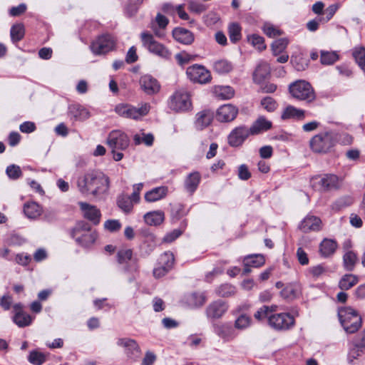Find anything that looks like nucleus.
<instances>
[{"label":"nucleus","mask_w":365,"mask_h":365,"mask_svg":"<svg viewBox=\"0 0 365 365\" xmlns=\"http://www.w3.org/2000/svg\"><path fill=\"white\" fill-rule=\"evenodd\" d=\"M79 193L85 197L101 198L110 188V178L99 170H91L79 175L76 182Z\"/></svg>","instance_id":"obj_1"},{"label":"nucleus","mask_w":365,"mask_h":365,"mask_svg":"<svg viewBox=\"0 0 365 365\" xmlns=\"http://www.w3.org/2000/svg\"><path fill=\"white\" fill-rule=\"evenodd\" d=\"M336 133L331 130L320 133L309 141L311 150L316 153H327L334 146Z\"/></svg>","instance_id":"obj_2"},{"label":"nucleus","mask_w":365,"mask_h":365,"mask_svg":"<svg viewBox=\"0 0 365 365\" xmlns=\"http://www.w3.org/2000/svg\"><path fill=\"white\" fill-rule=\"evenodd\" d=\"M289 91L294 98L308 103L313 102L316 98L312 85L304 80H298L292 83L289 86Z\"/></svg>","instance_id":"obj_3"},{"label":"nucleus","mask_w":365,"mask_h":365,"mask_svg":"<svg viewBox=\"0 0 365 365\" xmlns=\"http://www.w3.org/2000/svg\"><path fill=\"white\" fill-rule=\"evenodd\" d=\"M339 317L342 327L347 333H355L361 326V317L351 307L339 309Z\"/></svg>","instance_id":"obj_4"},{"label":"nucleus","mask_w":365,"mask_h":365,"mask_svg":"<svg viewBox=\"0 0 365 365\" xmlns=\"http://www.w3.org/2000/svg\"><path fill=\"white\" fill-rule=\"evenodd\" d=\"M140 38L144 47L150 53L164 59H170L171 57L170 51L163 44L155 40L154 36L148 32H143Z\"/></svg>","instance_id":"obj_5"},{"label":"nucleus","mask_w":365,"mask_h":365,"mask_svg":"<svg viewBox=\"0 0 365 365\" xmlns=\"http://www.w3.org/2000/svg\"><path fill=\"white\" fill-rule=\"evenodd\" d=\"M169 108L175 112H185L192 108L190 93L185 89L176 91L168 101Z\"/></svg>","instance_id":"obj_6"},{"label":"nucleus","mask_w":365,"mask_h":365,"mask_svg":"<svg viewBox=\"0 0 365 365\" xmlns=\"http://www.w3.org/2000/svg\"><path fill=\"white\" fill-rule=\"evenodd\" d=\"M150 110L148 103L141 104L140 108H135L129 104H119L115 108V111L121 117L138 120L146 115Z\"/></svg>","instance_id":"obj_7"},{"label":"nucleus","mask_w":365,"mask_h":365,"mask_svg":"<svg viewBox=\"0 0 365 365\" xmlns=\"http://www.w3.org/2000/svg\"><path fill=\"white\" fill-rule=\"evenodd\" d=\"M116 45V39L110 34H103L94 40L90 48L94 55L100 56L113 51Z\"/></svg>","instance_id":"obj_8"},{"label":"nucleus","mask_w":365,"mask_h":365,"mask_svg":"<svg viewBox=\"0 0 365 365\" xmlns=\"http://www.w3.org/2000/svg\"><path fill=\"white\" fill-rule=\"evenodd\" d=\"M295 324L293 316L289 313L282 312L271 314L269 317V325L277 331H287L292 329Z\"/></svg>","instance_id":"obj_9"},{"label":"nucleus","mask_w":365,"mask_h":365,"mask_svg":"<svg viewBox=\"0 0 365 365\" xmlns=\"http://www.w3.org/2000/svg\"><path fill=\"white\" fill-rule=\"evenodd\" d=\"M174 262V255L171 252L160 255L153 271L154 277L158 279L166 275L173 269Z\"/></svg>","instance_id":"obj_10"},{"label":"nucleus","mask_w":365,"mask_h":365,"mask_svg":"<svg viewBox=\"0 0 365 365\" xmlns=\"http://www.w3.org/2000/svg\"><path fill=\"white\" fill-rule=\"evenodd\" d=\"M339 184V178L334 174H324L312 178V186L322 191L337 190Z\"/></svg>","instance_id":"obj_11"},{"label":"nucleus","mask_w":365,"mask_h":365,"mask_svg":"<svg viewBox=\"0 0 365 365\" xmlns=\"http://www.w3.org/2000/svg\"><path fill=\"white\" fill-rule=\"evenodd\" d=\"M186 74L189 79L200 84H205L210 82L212 77L210 72L205 66L195 64L187 68Z\"/></svg>","instance_id":"obj_12"},{"label":"nucleus","mask_w":365,"mask_h":365,"mask_svg":"<svg viewBox=\"0 0 365 365\" xmlns=\"http://www.w3.org/2000/svg\"><path fill=\"white\" fill-rule=\"evenodd\" d=\"M107 144L112 150H124L128 147L130 139L123 131L113 130L108 135Z\"/></svg>","instance_id":"obj_13"},{"label":"nucleus","mask_w":365,"mask_h":365,"mask_svg":"<svg viewBox=\"0 0 365 365\" xmlns=\"http://www.w3.org/2000/svg\"><path fill=\"white\" fill-rule=\"evenodd\" d=\"M228 304L222 299L212 302L205 309V314L207 319H217L223 317L228 310Z\"/></svg>","instance_id":"obj_14"},{"label":"nucleus","mask_w":365,"mask_h":365,"mask_svg":"<svg viewBox=\"0 0 365 365\" xmlns=\"http://www.w3.org/2000/svg\"><path fill=\"white\" fill-rule=\"evenodd\" d=\"M117 345L125 349L124 351L128 359L137 360L141 354V351L137 341L130 338H120Z\"/></svg>","instance_id":"obj_15"},{"label":"nucleus","mask_w":365,"mask_h":365,"mask_svg":"<svg viewBox=\"0 0 365 365\" xmlns=\"http://www.w3.org/2000/svg\"><path fill=\"white\" fill-rule=\"evenodd\" d=\"M13 322L19 327L23 328L31 324L34 317L24 311V306L21 303L13 305Z\"/></svg>","instance_id":"obj_16"},{"label":"nucleus","mask_w":365,"mask_h":365,"mask_svg":"<svg viewBox=\"0 0 365 365\" xmlns=\"http://www.w3.org/2000/svg\"><path fill=\"white\" fill-rule=\"evenodd\" d=\"M251 135L249 128L240 125L233 129L228 135V143L232 147H238Z\"/></svg>","instance_id":"obj_17"},{"label":"nucleus","mask_w":365,"mask_h":365,"mask_svg":"<svg viewBox=\"0 0 365 365\" xmlns=\"http://www.w3.org/2000/svg\"><path fill=\"white\" fill-rule=\"evenodd\" d=\"M78 205L85 218L91 221L95 225L100 223L101 213L96 206L84 202H80Z\"/></svg>","instance_id":"obj_18"},{"label":"nucleus","mask_w":365,"mask_h":365,"mask_svg":"<svg viewBox=\"0 0 365 365\" xmlns=\"http://www.w3.org/2000/svg\"><path fill=\"white\" fill-rule=\"evenodd\" d=\"M238 114V108L232 104H225L220 106L217 111L216 118L220 122H231Z\"/></svg>","instance_id":"obj_19"},{"label":"nucleus","mask_w":365,"mask_h":365,"mask_svg":"<svg viewBox=\"0 0 365 365\" xmlns=\"http://www.w3.org/2000/svg\"><path fill=\"white\" fill-rule=\"evenodd\" d=\"M206 302V297L202 292H191L185 294L182 302L190 309L202 307Z\"/></svg>","instance_id":"obj_20"},{"label":"nucleus","mask_w":365,"mask_h":365,"mask_svg":"<svg viewBox=\"0 0 365 365\" xmlns=\"http://www.w3.org/2000/svg\"><path fill=\"white\" fill-rule=\"evenodd\" d=\"M139 83L141 89L148 95L157 93L160 88L158 81L150 75L143 76Z\"/></svg>","instance_id":"obj_21"},{"label":"nucleus","mask_w":365,"mask_h":365,"mask_svg":"<svg viewBox=\"0 0 365 365\" xmlns=\"http://www.w3.org/2000/svg\"><path fill=\"white\" fill-rule=\"evenodd\" d=\"M168 24L169 19L160 13H158L155 19L151 22L150 28L157 37L163 38L165 36V29Z\"/></svg>","instance_id":"obj_22"},{"label":"nucleus","mask_w":365,"mask_h":365,"mask_svg":"<svg viewBox=\"0 0 365 365\" xmlns=\"http://www.w3.org/2000/svg\"><path fill=\"white\" fill-rule=\"evenodd\" d=\"M215 333L226 341L232 340L235 337V329L230 323H221L214 325Z\"/></svg>","instance_id":"obj_23"},{"label":"nucleus","mask_w":365,"mask_h":365,"mask_svg":"<svg viewBox=\"0 0 365 365\" xmlns=\"http://www.w3.org/2000/svg\"><path fill=\"white\" fill-rule=\"evenodd\" d=\"M201 181V175L195 171L189 173L184 180V189L190 195H192L197 189Z\"/></svg>","instance_id":"obj_24"},{"label":"nucleus","mask_w":365,"mask_h":365,"mask_svg":"<svg viewBox=\"0 0 365 365\" xmlns=\"http://www.w3.org/2000/svg\"><path fill=\"white\" fill-rule=\"evenodd\" d=\"M321 220L313 215H307L300 223L299 229L304 232L319 231L321 229Z\"/></svg>","instance_id":"obj_25"},{"label":"nucleus","mask_w":365,"mask_h":365,"mask_svg":"<svg viewBox=\"0 0 365 365\" xmlns=\"http://www.w3.org/2000/svg\"><path fill=\"white\" fill-rule=\"evenodd\" d=\"M69 115L76 121H84L89 118L90 112L87 108L79 104H73L68 108Z\"/></svg>","instance_id":"obj_26"},{"label":"nucleus","mask_w":365,"mask_h":365,"mask_svg":"<svg viewBox=\"0 0 365 365\" xmlns=\"http://www.w3.org/2000/svg\"><path fill=\"white\" fill-rule=\"evenodd\" d=\"M213 119V113L208 110L198 112L195 115V126L197 130L207 127Z\"/></svg>","instance_id":"obj_27"},{"label":"nucleus","mask_w":365,"mask_h":365,"mask_svg":"<svg viewBox=\"0 0 365 365\" xmlns=\"http://www.w3.org/2000/svg\"><path fill=\"white\" fill-rule=\"evenodd\" d=\"M173 38L179 43L189 45L194 41V36L191 31L183 28H175L173 31Z\"/></svg>","instance_id":"obj_28"},{"label":"nucleus","mask_w":365,"mask_h":365,"mask_svg":"<svg viewBox=\"0 0 365 365\" xmlns=\"http://www.w3.org/2000/svg\"><path fill=\"white\" fill-rule=\"evenodd\" d=\"M272 123L264 116H259L251 125L250 130L251 135H258L265 132L272 128Z\"/></svg>","instance_id":"obj_29"},{"label":"nucleus","mask_w":365,"mask_h":365,"mask_svg":"<svg viewBox=\"0 0 365 365\" xmlns=\"http://www.w3.org/2000/svg\"><path fill=\"white\" fill-rule=\"evenodd\" d=\"M282 297L287 300H293L301 294V285L299 283L287 284L280 292Z\"/></svg>","instance_id":"obj_30"},{"label":"nucleus","mask_w":365,"mask_h":365,"mask_svg":"<svg viewBox=\"0 0 365 365\" xmlns=\"http://www.w3.org/2000/svg\"><path fill=\"white\" fill-rule=\"evenodd\" d=\"M304 110L297 108L293 106H288L282 113L281 118L284 120L291 118L302 120L304 118Z\"/></svg>","instance_id":"obj_31"},{"label":"nucleus","mask_w":365,"mask_h":365,"mask_svg":"<svg viewBox=\"0 0 365 365\" xmlns=\"http://www.w3.org/2000/svg\"><path fill=\"white\" fill-rule=\"evenodd\" d=\"M270 74V67L266 62L260 63L256 68L253 78L255 82L260 83L265 80Z\"/></svg>","instance_id":"obj_32"},{"label":"nucleus","mask_w":365,"mask_h":365,"mask_svg":"<svg viewBox=\"0 0 365 365\" xmlns=\"http://www.w3.org/2000/svg\"><path fill=\"white\" fill-rule=\"evenodd\" d=\"M215 96L221 100H229L235 96V90L229 86H217L213 88Z\"/></svg>","instance_id":"obj_33"},{"label":"nucleus","mask_w":365,"mask_h":365,"mask_svg":"<svg viewBox=\"0 0 365 365\" xmlns=\"http://www.w3.org/2000/svg\"><path fill=\"white\" fill-rule=\"evenodd\" d=\"M165 219L164 212L162 211H153L148 212L144 215L145 223L150 226L160 225Z\"/></svg>","instance_id":"obj_34"},{"label":"nucleus","mask_w":365,"mask_h":365,"mask_svg":"<svg viewBox=\"0 0 365 365\" xmlns=\"http://www.w3.org/2000/svg\"><path fill=\"white\" fill-rule=\"evenodd\" d=\"M167 187H158L147 192L145 195V200L147 202H155L163 198L167 194Z\"/></svg>","instance_id":"obj_35"},{"label":"nucleus","mask_w":365,"mask_h":365,"mask_svg":"<svg viewBox=\"0 0 365 365\" xmlns=\"http://www.w3.org/2000/svg\"><path fill=\"white\" fill-rule=\"evenodd\" d=\"M24 212L28 218L36 219L41 215L42 209L38 204L30 202L24 205Z\"/></svg>","instance_id":"obj_36"},{"label":"nucleus","mask_w":365,"mask_h":365,"mask_svg":"<svg viewBox=\"0 0 365 365\" xmlns=\"http://www.w3.org/2000/svg\"><path fill=\"white\" fill-rule=\"evenodd\" d=\"M359 282V277L352 274H344L339 282V287L341 290H348L356 285Z\"/></svg>","instance_id":"obj_37"},{"label":"nucleus","mask_w":365,"mask_h":365,"mask_svg":"<svg viewBox=\"0 0 365 365\" xmlns=\"http://www.w3.org/2000/svg\"><path fill=\"white\" fill-rule=\"evenodd\" d=\"M337 247L336 242L332 240L325 239L320 244L321 254L327 257L331 255Z\"/></svg>","instance_id":"obj_38"},{"label":"nucleus","mask_w":365,"mask_h":365,"mask_svg":"<svg viewBox=\"0 0 365 365\" xmlns=\"http://www.w3.org/2000/svg\"><path fill=\"white\" fill-rule=\"evenodd\" d=\"M232 64L225 59L217 60L213 63V69L220 74L227 73L232 70Z\"/></svg>","instance_id":"obj_39"},{"label":"nucleus","mask_w":365,"mask_h":365,"mask_svg":"<svg viewBox=\"0 0 365 365\" xmlns=\"http://www.w3.org/2000/svg\"><path fill=\"white\" fill-rule=\"evenodd\" d=\"M357 256L352 251L346 252L343 256V265L346 271H353L357 262Z\"/></svg>","instance_id":"obj_40"},{"label":"nucleus","mask_w":365,"mask_h":365,"mask_svg":"<svg viewBox=\"0 0 365 365\" xmlns=\"http://www.w3.org/2000/svg\"><path fill=\"white\" fill-rule=\"evenodd\" d=\"M74 238L76 239V242L83 246H88L96 241L97 238V233L96 232L88 231L78 235Z\"/></svg>","instance_id":"obj_41"},{"label":"nucleus","mask_w":365,"mask_h":365,"mask_svg":"<svg viewBox=\"0 0 365 365\" xmlns=\"http://www.w3.org/2000/svg\"><path fill=\"white\" fill-rule=\"evenodd\" d=\"M25 34V29L23 24H16L11 28L10 35L13 42L21 41Z\"/></svg>","instance_id":"obj_42"},{"label":"nucleus","mask_w":365,"mask_h":365,"mask_svg":"<svg viewBox=\"0 0 365 365\" xmlns=\"http://www.w3.org/2000/svg\"><path fill=\"white\" fill-rule=\"evenodd\" d=\"M352 55L359 66L365 73V48L363 46L355 47Z\"/></svg>","instance_id":"obj_43"},{"label":"nucleus","mask_w":365,"mask_h":365,"mask_svg":"<svg viewBox=\"0 0 365 365\" xmlns=\"http://www.w3.org/2000/svg\"><path fill=\"white\" fill-rule=\"evenodd\" d=\"M252 324L251 317L246 314H240L235 321V328L239 330H244Z\"/></svg>","instance_id":"obj_44"},{"label":"nucleus","mask_w":365,"mask_h":365,"mask_svg":"<svg viewBox=\"0 0 365 365\" xmlns=\"http://www.w3.org/2000/svg\"><path fill=\"white\" fill-rule=\"evenodd\" d=\"M133 141L135 145H140L141 143H144L147 146H151L153 144L154 136L151 133H137L133 136Z\"/></svg>","instance_id":"obj_45"},{"label":"nucleus","mask_w":365,"mask_h":365,"mask_svg":"<svg viewBox=\"0 0 365 365\" xmlns=\"http://www.w3.org/2000/svg\"><path fill=\"white\" fill-rule=\"evenodd\" d=\"M215 292L219 297H229L235 294L236 288L235 286L226 283L217 287Z\"/></svg>","instance_id":"obj_46"},{"label":"nucleus","mask_w":365,"mask_h":365,"mask_svg":"<svg viewBox=\"0 0 365 365\" xmlns=\"http://www.w3.org/2000/svg\"><path fill=\"white\" fill-rule=\"evenodd\" d=\"M339 59L338 54L334 51H321L320 61L323 65H331Z\"/></svg>","instance_id":"obj_47"},{"label":"nucleus","mask_w":365,"mask_h":365,"mask_svg":"<svg viewBox=\"0 0 365 365\" xmlns=\"http://www.w3.org/2000/svg\"><path fill=\"white\" fill-rule=\"evenodd\" d=\"M228 34L230 41L236 43L241 38V28L237 23L230 24L228 27Z\"/></svg>","instance_id":"obj_48"},{"label":"nucleus","mask_w":365,"mask_h":365,"mask_svg":"<svg viewBox=\"0 0 365 365\" xmlns=\"http://www.w3.org/2000/svg\"><path fill=\"white\" fill-rule=\"evenodd\" d=\"M288 45L287 38H279L274 41L272 44V49L274 56L279 55L284 52Z\"/></svg>","instance_id":"obj_49"},{"label":"nucleus","mask_w":365,"mask_h":365,"mask_svg":"<svg viewBox=\"0 0 365 365\" xmlns=\"http://www.w3.org/2000/svg\"><path fill=\"white\" fill-rule=\"evenodd\" d=\"M28 361L34 365H41L46 361V356L36 350L30 351Z\"/></svg>","instance_id":"obj_50"},{"label":"nucleus","mask_w":365,"mask_h":365,"mask_svg":"<svg viewBox=\"0 0 365 365\" xmlns=\"http://www.w3.org/2000/svg\"><path fill=\"white\" fill-rule=\"evenodd\" d=\"M88 231H91L90 225L85 221H80L76 224L75 227L73 228L71 235L72 237H76L78 235H80Z\"/></svg>","instance_id":"obj_51"},{"label":"nucleus","mask_w":365,"mask_h":365,"mask_svg":"<svg viewBox=\"0 0 365 365\" xmlns=\"http://www.w3.org/2000/svg\"><path fill=\"white\" fill-rule=\"evenodd\" d=\"M133 203L135 202L133 201L130 196H122L118 200V207L125 212H130L132 210Z\"/></svg>","instance_id":"obj_52"},{"label":"nucleus","mask_w":365,"mask_h":365,"mask_svg":"<svg viewBox=\"0 0 365 365\" xmlns=\"http://www.w3.org/2000/svg\"><path fill=\"white\" fill-rule=\"evenodd\" d=\"M244 259L246 261V264H250L254 267H259L265 262L264 258L262 255L247 256Z\"/></svg>","instance_id":"obj_53"},{"label":"nucleus","mask_w":365,"mask_h":365,"mask_svg":"<svg viewBox=\"0 0 365 365\" xmlns=\"http://www.w3.org/2000/svg\"><path fill=\"white\" fill-rule=\"evenodd\" d=\"M365 353V349H361L360 346L355 344L348 354L347 360L349 364H353L354 361Z\"/></svg>","instance_id":"obj_54"},{"label":"nucleus","mask_w":365,"mask_h":365,"mask_svg":"<svg viewBox=\"0 0 365 365\" xmlns=\"http://www.w3.org/2000/svg\"><path fill=\"white\" fill-rule=\"evenodd\" d=\"M133 252L131 250H122L118 251L117 254V260L120 264H127L129 261H131Z\"/></svg>","instance_id":"obj_55"},{"label":"nucleus","mask_w":365,"mask_h":365,"mask_svg":"<svg viewBox=\"0 0 365 365\" xmlns=\"http://www.w3.org/2000/svg\"><path fill=\"white\" fill-rule=\"evenodd\" d=\"M6 173L9 178L11 180H17L22 175L21 168L14 164L10 165L6 168Z\"/></svg>","instance_id":"obj_56"},{"label":"nucleus","mask_w":365,"mask_h":365,"mask_svg":"<svg viewBox=\"0 0 365 365\" xmlns=\"http://www.w3.org/2000/svg\"><path fill=\"white\" fill-rule=\"evenodd\" d=\"M248 41L257 48L259 51H263L266 48V46L264 42V38L257 34H253L248 36Z\"/></svg>","instance_id":"obj_57"},{"label":"nucleus","mask_w":365,"mask_h":365,"mask_svg":"<svg viewBox=\"0 0 365 365\" xmlns=\"http://www.w3.org/2000/svg\"><path fill=\"white\" fill-rule=\"evenodd\" d=\"M261 105L268 112H273L277 108V103L269 96L262 99Z\"/></svg>","instance_id":"obj_58"},{"label":"nucleus","mask_w":365,"mask_h":365,"mask_svg":"<svg viewBox=\"0 0 365 365\" xmlns=\"http://www.w3.org/2000/svg\"><path fill=\"white\" fill-rule=\"evenodd\" d=\"M270 315L271 314H269L268 312V306L264 305L256 311V312L254 314V317L259 322H262L267 319V322H269V317Z\"/></svg>","instance_id":"obj_59"},{"label":"nucleus","mask_w":365,"mask_h":365,"mask_svg":"<svg viewBox=\"0 0 365 365\" xmlns=\"http://www.w3.org/2000/svg\"><path fill=\"white\" fill-rule=\"evenodd\" d=\"M195 57L196 56L189 54L185 51L180 52L175 55V59L180 66H182L184 64L189 63L191 61L195 60Z\"/></svg>","instance_id":"obj_60"},{"label":"nucleus","mask_w":365,"mask_h":365,"mask_svg":"<svg viewBox=\"0 0 365 365\" xmlns=\"http://www.w3.org/2000/svg\"><path fill=\"white\" fill-rule=\"evenodd\" d=\"M264 33L269 37L272 38L280 36L282 32L276 29L273 25L269 23H265L262 27Z\"/></svg>","instance_id":"obj_61"},{"label":"nucleus","mask_w":365,"mask_h":365,"mask_svg":"<svg viewBox=\"0 0 365 365\" xmlns=\"http://www.w3.org/2000/svg\"><path fill=\"white\" fill-rule=\"evenodd\" d=\"M352 203V199L349 197H343L334 202L332 209L339 210L343 207H347Z\"/></svg>","instance_id":"obj_62"},{"label":"nucleus","mask_w":365,"mask_h":365,"mask_svg":"<svg viewBox=\"0 0 365 365\" xmlns=\"http://www.w3.org/2000/svg\"><path fill=\"white\" fill-rule=\"evenodd\" d=\"M104 227L110 232H115L120 229L121 224L118 220H108L105 222Z\"/></svg>","instance_id":"obj_63"},{"label":"nucleus","mask_w":365,"mask_h":365,"mask_svg":"<svg viewBox=\"0 0 365 365\" xmlns=\"http://www.w3.org/2000/svg\"><path fill=\"white\" fill-rule=\"evenodd\" d=\"M238 178L242 180H247L251 177V173L247 165L242 164L238 168Z\"/></svg>","instance_id":"obj_64"}]
</instances>
